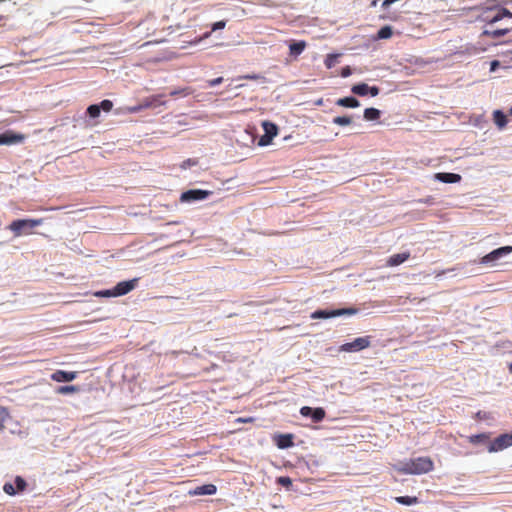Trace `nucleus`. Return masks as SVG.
<instances>
[{"instance_id": "1", "label": "nucleus", "mask_w": 512, "mask_h": 512, "mask_svg": "<svg viewBox=\"0 0 512 512\" xmlns=\"http://www.w3.org/2000/svg\"><path fill=\"white\" fill-rule=\"evenodd\" d=\"M434 469V463L430 457H418L410 459L404 464L402 472L405 474H426Z\"/></svg>"}, {"instance_id": "2", "label": "nucleus", "mask_w": 512, "mask_h": 512, "mask_svg": "<svg viewBox=\"0 0 512 512\" xmlns=\"http://www.w3.org/2000/svg\"><path fill=\"white\" fill-rule=\"evenodd\" d=\"M43 223V219H17L12 221L8 229L13 232L15 237L28 235L31 230Z\"/></svg>"}, {"instance_id": "3", "label": "nucleus", "mask_w": 512, "mask_h": 512, "mask_svg": "<svg viewBox=\"0 0 512 512\" xmlns=\"http://www.w3.org/2000/svg\"><path fill=\"white\" fill-rule=\"evenodd\" d=\"M358 312L356 308H342L334 310H317L311 314L312 319H327L343 315H354Z\"/></svg>"}, {"instance_id": "4", "label": "nucleus", "mask_w": 512, "mask_h": 512, "mask_svg": "<svg viewBox=\"0 0 512 512\" xmlns=\"http://www.w3.org/2000/svg\"><path fill=\"white\" fill-rule=\"evenodd\" d=\"M512 446V432L504 433L489 442L487 450L489 453L502 451Z\"/></svg>"}, {"instance_id": "5", "label": "nucleus", "mask_w": 512, "mask_h": 512, "mask_svg": "<svg viewBox=\"0 0 512 512\" xmlns=\"http://www.w3.org/2000/svg\"><path fill=\"white\" fill-rule=\"evenodd\" d=\"M512 253V246H503L500 248H497L490 253L483 256L479 263L482 265H490L494 264L498 260H500L503 256H506L508 254Z\"/></svg>"}, {"instance_id": "6", "label": "nucleus", "mask_w": 512, "mask_h": 512, "mask_svg": "<svg viewBox=\"0 0 512 512\" xmlns=\"http://www.w3.org/2000/svg\"><path fill=\"white\" fill-rule=\"evenodd\" d=\"M370 346V336L358 337L352 342L345 343L341 346V351L356 352L366 349Z\"/></svg>"}, {"instance_id": "7", "label": "nucleus", "mask_w": 512, "mask_h": 512, "mask_svg": "<svg viewBox=\"0 0 512 512\" xmlns=\"http://www.w3.org/2000/svg\"><path fill=\"white\" fill-rule=\"evenodd\" d=\"M211 191L201 190V189H192L181 194L180 200L182 202H192L198 200H204L209 195H211Z\"/></svg>"}, {"instance_id": "8", "label": "nucleus", "mask_w": 512, "mask_h": 512, "mask_svg": "<svg viewBox=\"0 0 512 512\" xmlns=\"http://www.w3.org/2000/svg\"><path fill=\"white\" fill-rule=\"evenodd\" d=\"M300 414L304 417H311L314 423L321 422L326 416V412L323 408H311L309 406H303L300 409Z\"/></svg>"}, {"instance_id": "9", "label": "nucleus", "mask_w": 512, "mask_h": 512, "mask_svg": "<svg viewBox=\"0 0 512 512\" xmlns=\"http://www.w3.org/2000/svg\"><path fill=\"white\" fill-rule=\"evenodd\" d=\"M112 108H113L112 101L105 99V100L101 101L99 105H97V104L90 105L87 108V114L91 118H97L100 116L101 110H103L105 112H110L112 110Z\"/></svg>"}, {"instance_id": "10", "label": "nucleus", "mask_w": 512, "mask_h": 512, "mask_svg": "<svg viewBox=\"0 0 512 512\" xmlns=\"http://www.w3.org/2000/svg\"><path fill=\"white\" fill-rule=\"evenodd\" d=\"M137 282H138V278H134L129 281L119 282L114 287V295H116V297L126 295L127 293H129L136 287Z\"/></svg>"}, {"instance_id": "11", "label": "nucleus", "mask_w": 512, "mask_h": 512, "mask_svg": "<svg viewBox=\"0 0 512 512\" xmlns=\"http://www.w3.org/2000/svg\"><path fill=\"white\" fill-rule=\"evenodd\" d=\"M25 139L23 134L14 133L13 131H6L0 134V145H9L14 143H20Z\"/></svg>"}, {"instance_id": "12", "label": "nucleus", "mask_w": 512, "mask_h": 512, "mask_svg": "<svg viewBox=\"0 0 512 512\" xmlns=\"http://www.w3.org/2000/svg\"><path fill=\"white\" fill-rule=\"evenodd\" d=\"M77 377V373L74 371H63L56 370L51 374V379L55 382H70L73 381Z\"/></svg>"}, {"instance_id": "13", "label": "nucleus", "mask_w": 512, "mask_h": 512, "mask_svg": "<svg viewBox=\"0 0 512 512\" xmlns=\"http://www.w3.org/2000/svg\"><path fill=\"white\" fill-rule=\"evenodd\" d=\"M164 94L152 95L146 97L142 100V107L145 109L155 108L161 105H165V101H163Z\"/></svg>"}, {"instance_id": "14", "label": "nucleus", "mask_w": 512, "mask_h": 512, "mask_svg": "<svg viewBox=\"0 0 512 512\" xmlns=\"http://www.w3.org/2000/svg\"><path fill=\"white\" fill-rule=\"evenodd\" d=\"M217 491L214 484H205L189 491L190 496L213 495Z\"/></svg>"}, {"instance_id": "15", "label": "nucleus", "mask_w": 512, "mask_h": 512, "mask_svg": "<svg viewBox=\"0 0 512 512\" xmlns=\"http://www.w3.org/2000/svg\"><path fill=\"white\" fill-rule=\"evenodd\" d=\"M410 258V252L398 253L390 256L387 260V266L393 267L404 263Z\"/></svg>"}, {"instance_id": "16", "label": "nucleus", "mask_w": 512, "mask_h": 512, "mask_svg": "<svg viewBox=\"0 0 512 512\" xmlns=\"http://www.w3.org/2000/svg\"><path fill=\"white\" fill-rule=\"evenodd\" d=\"M504 17H512V13L509 12L505 8H500L495 11V13L491 16L486 18L489 25H492L500 20H502Z\"/></svg>"}, {"instance_id": "17", "label": "nucleus", "mask_w": 512, "mask_h": 512, "mask_svg": "<svg viewBox=\"0 0 512 512\" xmlns=\"http://www.w3.org/2000/svg\"><path fill=\"white\" fill-rule=\"evenodd\" d=\"M467 440L469 443L473 445L477 444H487L489 445L490 442V433H480L476 435H470L467 437Z\"/></svg>"}, {"instance_id": "18", "label": "nucleus", "mask_w": 512, "mask_h": 512, "mask_svg": "<svg viewBox=\"0 0 512 512\" xmlns=\"http://www.w3.org/2000/svg\"><path fill=\"white\" fill-rule=\"evenodd\" d=\"M307 43L304 40L301 41H293L289 44V52L291 56L297 57L300 55L306 48Z\"/></svg>"}, {"instance_id": "19", "label": "nucleus", "mask_w": 512, "mask_h": 512, "mask_svg": "<svg viewBox=\"0 0 512 512\" xmlns=\"http://www.w3.org/2000/svg\"><path fill=\"white\" fill-rule=\"evenodd\" d=\"M435 178L444 183H457L461 180V176L455 173H437Z\"/></svg>"}, {"instance_id": "20", "label": "nucleus", "mask_w": 512, "mask_h": 512, "mask_svg": "<svg viewBox=\"0 0 512 512\" xmlns=\"http://www.w3.org/2000/svg\"><path fill=\"white\" fill-rule=\"evenodd\" d=\"M276 444L280 449L290 448L294 445L293 436L291 434L279 435Z\"/></svg>"}, {"instance_id": "21", "label": "nucleus", "mask_w": 512, "mask_h": 512, "mask_svg": "<svg viewBox=\"0 0 512 512\" xmlns=\"http://www.w3.org/2000/svg\"><path fill=\"white\" fill-rule=\"evenodd\" d=\"M336 104L341 107L356 108L360 102L354 97H344L336 101Z\"/></svg>"}, {"instance_id": "22", "label": "nucleus", "mask_w": 512, "mask_h": 512, "mask_svg": "<svg viewBox=\"0 0 512 512\" xmlns=\"http://www.w3.org/2000/svg\"><path fill=\"white\" fill-rule=\"evenodd\" d=\"M493 120L500 129L504 128L507 124V116L500 110L494 111Z\"/></svg>"}, {"instance_id": "23", "label": "nucleus", "mask_w": 512, "mask_h": 512, "mask_svg": "<svg viewBox=\"0 0 512 512\" xmlns=\"http://www.w3.org/2000/svg\"><path fill=\"white\" fill-rule=\"evenodd\" d=\"M262 127L265 134L269 135L271 138L275 137L278 133V127L272 122L264 121Z\"/></svg>"}, {"instance_id": "24", "label": "nucleus", "mask_w": 512, "mask_h": 512, "mask_svg": "<svg viewBox=\"0 0 512 512\" xmlns=\"http://www.w3.org/2000/svg\"><path fill=\"white\" fill-rule=\"evenodd\" d=\"M381 112L376 108H366L364 110V119L367 121H375L380 118Z\"/></svg>"}, {"instance_id": "25", "label": "nucleus", "mask_w": 512, "mask_h": 512, "mask_svg": "<svg viewBox=\"0 0 512 512\" xmlns=\"http://www.w3.org/2000/svg\"><path fill=\"white\" fill-rule=\"evenodd\" d=\"M395 501L402 505H414L419 502V499L416 496H398L395 497Z\"/></svg>"}, {"instance_id": "26", "label": "nucleus", "mask_w": 512, "mask_h": 512, "mask_svg": "<svg viewBox=\"0 0 512 512\" xmlns=\"http://www.w3.org/2000/svg\"><path fill=\"white\" fill-rule=\"evenodd\" d=\"M369 86L366 83H360L352 86L351 91L359 96H365L368 94Z\"/></svg>"}, {"instance_id": "27", "label": "nucleus", "mask_w": 512, "mask_h": 512, "mask_svg": "<svg viewBox=\"0 0 512 512\" xmlns=\"http://www.w3.org/2000/svg\"><path fill=\"white\" fill-rule=\"evenodd\" d=\"M510 31L509 28L496 29V30H485L484 35L491 36L493 38H498L506 35Z\"/></svg>"}, {"instance_id": "28", "label": "nucleus", "mask_w": 512, "mask_h": 512, "mask_svg": "<svg viewBox=\"0 0 512 512\" xmlns=\"http://www.w3.org/2000/svg\"><path fill=\"white\" fill-rule=\"evenodd\" d=\"M79 391V387L75 385H67V386H60L57 388L56 392L58 394H70V393H76Z\"/></svg>"}, {"instance_id": "29", "label": "nucleus", "mask_w": 512, "mask_h": 512, "mask_svg": "<svg viewBox=\"0 0 512 512\" xmlns=\"http://www.w3.org/2000/svg\"><path fill=\"white\" fill-rule=\"evenodd\" d=\"M393 32H392V28L390 26H383L382 28L379 29L378 33H377V38L378 39H388L392 36Z\"/></svg>"}, {"instance_id": "30", "label": "nucleus", "mask_w": 512, "mask_h": 512, "mask_svg": "<svg viewBox=\"0 0 512 512\" xmlns=\"http://www.w3.org/2000/svg\"><path fill=\"white\" fill-rule=\"evenodd\" d=\"M333 123L340 126L350 125L352 123V118L349 116H337L333 118Z\"/></svg>"}, {"instance_id": "31", "label": "nucleus", "mask_w": 512, "mask_h": 512, "mask_svg": "<svg viewBox=\"0 0 512 512\" xmlns=\"http://www.w3.org/2000/svg\"><path fill=\"white\" fill-rule=\"evenodd\" d=\"M15 484H16V488L15 489L17 490V492L24 491L26 486H27L26 481L21 476H17L15 478Z\"/></svg>"}, {"instance_id": "32", "label": "nucleus", "mask_w": 512, "mask_h": 512, "mask_svg": "<svg viewBox=\"0 0 512 512\" xmlns=\"http://www.w3.org/2000/svg\"><path fill=\"white\" fill-rule=\"evenodd\" d=\"M190 93H191V91H190L189 88H181V89H178V90L171 91L170 92V96H172V97L178 96V95L188 96Z\"/></svg>"}, {"instance_id": "33", "label": "nucleus", "mask_w": 512, "mask_h": 512, "mask_svg": "<svg viewBox=\"0 0 512 512\" xmlns=\"http://www.w3.org/2000/svg\"><path fill=\"white\" fill-rule=\"evenodd\" d=\"M3 490L6 494L13 496L17 493V490L15 489L14 485L12 483H5L3 486Z\"/></svg>"}, {"instance_id": "34", "label": "nucleus", "mask_w": 512, "mask_h": 512, "mask_svg": "<svg viewBox=\"0 0 512 512\" xmlns=\"http://www.w3.org/2000/svg\"><path fill=\"white\" fill-rule=\"evenodd\" d=\"M337 55L329 54L325 59V65L328 69L332 68L335 65Z\"/></svg>"}, {"instance_id": "35", "label": "nucleus", "mask_w": 512, "mask_h": 512, "mask_svg": "<svg viewBox=\"0 0 512 512\" xmlns=\"http://www.w3.org/2000/svg\"><path fill=\"white\" fill-rule=\"evenodd\" d=\"M8 418V412L5 408L0 407V430L4 428V422Z\"/></svg>"}, {"instance_id": "36", "label": "nucleus", "mask_w": 512, "mask_h": 512, "mask_svg": "<svg viewBox=\"0 0 512 512\" xmlns=\"http://www.w3.org/2000/svg\"><path fill=\"white\" fill-rule=\"evenodd\" d=\"M225 26H226V21H224V20L215 22L211 27V32L220 30V29H224Z\"/></svg>"}, {"instance_id": "37", "label": "nucleus", "mask_w": 512, "mask_h": 512, "mask_svg": "<svg viewBox=\"0 0 512 512\" xmlns=\"http://www.w3.org/2000/svg\"><path fill=\"white\" fill-rule=\"evenodd\" d=\"M96 295L103 296V297H116V295H114V288L100 291V292L96 293Z\"/></svg>"}, {"instance_id": "38", "label": "nucleus", "mask_w": 512, "mask_h": 512, "mask_svg": "<svg viewBox=\"0 0 512 512\" xmlns=\"http://www.w3.org/2000/svg\"><path fill=\"white\" fill-rule=\"evenodd\" d=\"M272 141V138L269 137V135H266L264 134L260 139H259V145L260 146H267L271 143Z\"/></svg>"}, {"instance_id": "39", "label": "nucleus", "mask_w": 512, "mask_h": 512, "mask_svg": "<svg viewBox=\"0 0 512 512\" xmlns=\"http://www.w3.org/2000/svg\"><path fill=\"white\" fill-rule=\"evenodd\" d=\"M240 79H248V80H264L265 78L261 75H258V74H248V75H244V76H241Z\"/></svg>"}, {"instance_id": "40", "label": "nucleus", "mask_w": 512, "mask_h": 512, "mask_svg": "<svg viewBox=\"0 0 512 512\" xmlns=\"http://www.w3.org/2000/svg\"><path fill=\"white\" fill-rule=\"evenodd\" d=\"M223 82V77H218L208 81L209 87H215Z\"/></svg>"}, {"instance_id": "41", "label": "nucleus", "mask_w": 512, "mask_h": 512, "mask_svg": "<svg viewBox=\"0 0 512 512\" xmlns=\"http://www.w3.org/2000/svg\"><path fill=\"white\" fill-rule=\"evenodd\" d=\"M278 483L283 485V486H290L292 484V481L289 477H280L278 479Z\"/></svg>"}, {"instance_id": "42", "label": "nucleus", "mask_w": 512, "mask_h": 512, "mask_svg": "<svg viewBox=\"0 0 512 512\" xmlns=\"http://www.w3.org/2000/svg\"><path fill=\"white\" fill-rule=\"evenodd\" d=\"M352 74V70L349 66L343 67L341 70V76L343 78L349 77Z\"/></svg>"}, {"instance_id": "43", "label": "nucleus", "mask_w": 512, "mask_h": 512, "mask_svg": "<svg viewBox=\"0 0 512 512\" xmlns=\"http://www.w3.org/2000/svg\"><path fill=\"white\" fill-rule=\"evenodd\" d=\"M380 89L377 86H369L368 93H370L371 96L375 97L379 94Z\"/></svg>"}, {"instance_id": "44", "label": "nucleus", "mask_w": 512, "mask_h": 512, "mask_svg": "<svg viewBox=\"0 0 512 512\" xmlns=\"http://www.w3.org/2000/svg\"><path fill=\"white\" fill-rule=\"evenodd\" d=\"M144 109H145V108H144V107H142V102H141L139 105H137V106H135V107L130 108V112L137 113V112H139V111H141V110H144Z\"/></svg>"}, {"instance_id": "45", "label": "nucleus", "mask_w": 512, "mask_h": 512, "mask_svg": "<svg viewBox=\"0 0 512 512\" xmlns=\"http://www.w3.org/2000/svg\"><path fill=\"white\" fill-rule=\"evenodd\" d=\"M499 65V62L497 60H494L491 62V70L494 71L495 68Z\"/></svg>"}, {"instance_id": "46", "label": "nucleus", "mask_w": 512, "mask_h": 512, "mask_svg": "<svg viewBox=\"0 0 512 512\" xmlns=\"http://www.w3.org/2000/svg\"><path fill=\"white\" fill-rule=\"evenodd\" d=\"M238 421H240V422H248V421H250V419L239 418Z\"/></svg>"}, {"instance_id": "47", "label": "nucleus", "mask_w": 512, "mask_h": 512, "mask_svg": "<svg viewBox=\"0 0 512 512\" xmlns=\"http://www.w3.org/2000/svg\"><path fill=\"white\" fill-rule=\"evenodd\" d=\"M509 372L512 373V363L508 365Z\"/></svg>"}, {"instance_id": "48", "label": "nucleus", "mask_w": 512, "mask_h": 512, "mask_svg": "<svg viewBox=\"0 0 512 512\" xmlns=\"http://www.w3.org/2000/svg\"><path fill=\"white\" fill-rule=\"evenodd\" d=\"M210 34H211V32H207V33L204 35V37H206V38H207V37H209V36H210Z\"/></svg>"}, {"instance_id": "49", "label": "nucleus", "mask_w": 512, "mask_h": 512, "mask_svg": "<svg viewBox=\"0 0 512 512\" xmlns=\"http://www.w3.org/2000/svg\"><path fill=\"white\" fill-rule=\"evenodd\" d=\"M510 113L512 114V108L510 109Z\"/></svg>"}]
</instances>
